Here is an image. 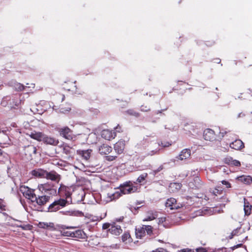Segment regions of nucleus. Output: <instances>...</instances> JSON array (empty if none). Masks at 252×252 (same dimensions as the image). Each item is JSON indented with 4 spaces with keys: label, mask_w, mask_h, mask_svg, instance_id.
Here are the masks:
<instances>
[{
    "label": "nucleus",
    "mask_w": 252,
    "mask_h": 252,
    "mask_svg": "<svg viewBox=\"0 0 252 252\" xmlns=\"http://www.w3.org/2000/svg\"><path fill=\"white\" fill-rule=\"evenodd\" d=\"M50 198V196L46 195H39L37 197L35 196L33 201H35L37 205L43 206L49 201Z\"/></svg>",
    "instance_id": "4"
},
{
    "label": "nucleus",
    "mask_w": 252,
    "mask_h": 252,
    "mask_svg": "<svg viewBox=\"0 0 252 252\" xmlns=\"http://www.w3.org/2000/svg\"><path fill=\"white\" fill-rule=\"evenodd\" d=\"M204 138L207 141H213L215 139V134L214 130L211 129H206L204 131Z\"/></svg>",
    "instance_id": "12"
},
{
    "label": "nucleus",
    "mask_w": 252,
    "mask_h": 252,
    "mask_svg": "<svg viewBox=\"0 0 252 252\" xmlns=\"http://www.w3.org/2000/svg\"><path fill=\"white\" fill-rule=\"evenodd\" d=\"M101 137L107 140H110L115 138L116 136V133L113 130L109 129H103L101 133Z\"/></svg>",
    "instance_id": "5"
},
{
    "label": "nucleus",
    "mask_w": 252,
    "mask_h": 252,
    "mask_svg": "<svg viewBox=\"0 0 252 252\" xmlns=\"http://www.w3.org/2000/svg\"><path fill=\"white\" fill-rule=\"evenodd\" d=\"M59 132L61 135L65 139L70 140L72 138L71 135V130L67 126L63 127L59 129Z\"/></svg>",
    "instance_id": "8"
},
{
    "label": "nucleus",
    "mask_w": 252,
    "mask_h": 252,
    "mask_svg": "<svg viewBox=\"0 0 252 252\" xmlns=\"http://www.w3.org/2000/svg\"><path fill=\"white\" fill-rule=\"evenodd\" d=\"M166 220V218L164 217H162L159 219L158 223H163Z\"/></svg>",
    "instance_id": "48"
},
{
    "label": "nucleus",
    "mask_w": 252,
    "mask_h": 252,
    "mask_svg": "<svg viewBox=\"0 0 252 252\" xmlns=\"http://www.w3.org/2000/svg\"><path fill=\"white\" fill-rule=\"evenodd\" d=\"M147 177V173H143L138 177V178L137 179L136 182L141 184L145 181Z\"/></svg>",
    "instance_id": "28"
},
{
    "label": "nucleus",
    "mask_w": 252,
    "mask_h": 252,
    "mask_svg": "<svg viewBox=\"0 0 252 252\" xmlns=\"http://www.w3.org/2000/svg\"><path fill=\"white\" fill-rule=\"evenodd\" d=\"M145 234V230L144 227H142L141 228L136 230V235L137 238H141L144 236Z\"/></svg>",
    "instance_id": "29"
},
{
    "label": "nucleus",
    "mask_w": 252,
    "mask_h": 252,
    "mask_svg": "<svg viewBox=\"0 0 252 252\" xmlns=\"http://www.w3.org/2000/svg\"><path fill=\"white\" fill-rule=\"evenodd\" d=\"M176 200L174 198H170L168 199L165 203L166 207L169 208L171 210L177 209L179 208V206L177 204Z\"/></svg>",
    "instance_id": "15"
},
{
    "label": "nucleus",
    "mask_w": 252,
    "mask_h": 252,
    "mask_svg": "<svg viewBox=\"0 0 252 252\" xmlns=\"http://www.w3.org/2000/svg\"><path fill=\"white\" fill-rule=\"evenodd\" d=\"M213 193L215 195H217V194H220L221 193V191L219 190V189H216L213 191Z\"/></svg>",
    "instance_id": "46"
},
{
    "label": "nucleus",
    "mask_w": 252,
    "mask_h": 252,
    "mask_svg": "<svg viewBox=\"0 0 252 252\" xmlns=\"http://www.w3.org/2000/svg\"><path fill=\"white\" fill-rule=\"evenodd\" d=\"M111 226H112V223H105L103 224L102 229H108V230H109V228L111 227Z\"/></svg>",
    "instance_id": "40"
},
{
    "label": "nucleus",
    "mask_w": 252,
    "mask_h": 252,
    "mask_svg": "<svg viewBox=\"0 0 252 252\" xmlns=\"http://www.w3.org/2000/svg\"><path fill=\"white\" fill-rule=\"evenodd\" d=\"M197 252H205L204 249H202L197 250Z\"/></svg>",
    "instance_id": "55"
},
{
    "label": "nucleus",
    "mask_w": 252,
    "mask_h": 252,
    "mask_svg": "<svg viewBox=\"0 0 252 252\" xmlns=\"http://www.w3.org/2000/svg\"><path fill=\"white\" fill-rule=\"evenodd\" d=\"M152 252H157V250H154V251H153Z\"/></svg>",
    "instance_id": "60"
},
{
    "label": "nucleus",
    "mask_w": 252,
    "mask_h": 252,
    "mask_svg": "<svg viewBox=\"0 0 252 252\" xmlns=\"http://www.w3.org/2000/svg\"><path fill=\"white\" fill-rule=\"evenodd\" d=\"M125 148V141L120 140L114 145V149L118 155L122 154Z\"/></svg>",
    "instance_id": "7"
},
{
    "label": "nucleus",
    "mask_w": 252,
    "mask_h": 252,
    "mask_svg": "<svg viewBox=\"0 0 252 252\" xmlns=\"http://www.w3.org/2000/svg\"><path fill=\"white\" fill-rule=\"evenodd\" d=\"M244 203L245 214V215L249 216L251 213L252 206L245 198H244Z\"/></svg>",
    "instance_id": "21"
},
{
    "label": "nucleus",
    "mask_w": 252,
    "mask_h": 252,
    "mask_svg": "<svg viewBox=\"0 0 252 252\" xmlns=\"http://www.w3.org/2000/svg\"><path fill=\"white\" fill-rule=\"evenodd\" d=\"M63 214L71 216L73 215V212L71 211H66L63 212Z\"/></svg>",
    "instance_id": "50"
},
{
    "label": "nucleus",
    "mask_w": 252,
    "mask_h": 252,
    "mask_svg": "<svg viewBox=\"0 0 252 252\" xmlns=\"http://www.w3.org/2000/svg\"><path fill=\"white\" fill-rule=\"evenodd\" d=\"M230 147L236 150H239L244 147V144L241 140L238 139L230 143Z\"/></svg>",
    "instance_id": "16"
},
{
    "label": "nucleus",
    "mask_w": 252,
    "mask_h": 252,
    "mask_svg": "<svg viewBox=\"0 0 252 252\" xmlns=\"http://www.w3.org/2000/svg\"><path fill=\"white\" fill-rule=\"evenodd\" d=\"M163 165H161V166H160L158 167V171H160V170H161L163 169Z\"/></svg>",
    "instance_id": "54"
},
{
    "label": "nucleus",
    "mask_w": 252,
    "mask_h": 252,
    "mask_svg": "<svg viewBox=\"0 0 252 252\" xmlns=\"http://www.w3.org/2000/svg\"><path fill=\"white\" fill-rule=\"evenodd\" d=\"M133 115L136 116H138L139 115L137 113H136V112H134L133 114H132Z\"/></svg>",
    "instance_id": "56"
},
{
    "label": "nucleus",
    "mask_w": 252,
    "mask_h": 252,
    "mask_svg": "<svg viewBox=\"0 0 252 252\" xmlns=\"http://www.w3.org/2000/svg\"><path fill=\"white\" fill-rule=\"evenodd\" d=\"M92 150L88 149L87 150H77V153L78 155L81 156L84 159L87 160L90 158Z\"/></svg>",
    "instance_id": "18"
},
{
    "label": "nucleus",
    "mask_w": 252,
    "mask_h": 252,
    "mask_svg": "<svg viewBox=\"0 0 252 252\" xmlns=\"http://www.w3.org/2000/svg\"><path fill=\"white\" fill-rule=\"evenodd\" d=\"M64 98H65V96L64 95H63L62 100H64Z\"/></svg>",
    "instance_id": "59"
},
{
    "label": "nucleus",
    "mask_w": 252,
    "mask_h": 252,
    "mask_svg": "<svg viewBox=\"0 0 252 252\" xmlns=\"http://www.w3.org/2000/svg\"><path fill=\"white\" fill-rule=\"evenodd\" d=\"M237 180L245 184L250 185L252 182V177L251 176L242 175L237 177Z\"/></svg>",
    "instance_id": "20"
},
{
    "label": "nucleus",
    "mask_w": 252,
    "mask_h": 252,
    "mask_svg": "<svg viewBox=\"0 0 252 252\" xmlns=\"http://www.w3.org/2000/svg\"><path fill=\"white\" fill-rule=\"evenodd\" d=\"M137 188L134 186L131 183H126L121 186L119 190L116 191L114 193H108L107 201H111L113 200L118 198L122 194H126L136 192L137 190Z\"/></svg>",
    "instance_id": "1"
},
{
    "label": "nucleus",
    "mask_w": 252,
    "mask_h": 252,
    "mask_svg": "<svg viewBox=\"0 0 252 252\" xmlns=\"http://www.w3.org/2000/svg\"><path fill=\"white\" fill-rule=\"evenodd\" d=\"M179 252H194L192 250H191V249H186L182 250L179 251Z\"/></svg>",
    "instance_id": "47"
},
{
    "label": "nucleus",
    "mask_w": 252,
    "mask_h": 252,
    "mask_svg": "<svg viewBox=\"0 0 252 252\" xmlns=\"http://www.w3.org/2000/svg\"><path fill=\"white\" fill-rule=\"evenodd\" d=\"M122 240L123 242L127 243L130 241V235L128 233H124L122 236Z\"/></svg>",
    "instance_id": "31"
},
{
    "label": "nucleus",
    "mask_w": 252,
    "mask_h": 252,
    "mask_svg": "<svg viewBox=\"0 0 252 252\" xmlns=\"http://www.w3.org/2000/svg\"><path fill=\"white\" fill-rule=\"evenodd\" d=\"M46 171L41 168L35 169L31 171V174L37 178H45Z\"/></svg>",
    "instance_id": "14"
},
{
    "label": "nucleus",
    "mask_w": 252,
    "mask_h": 252,
    "mask_svg": "<svg viewBox=\"0 0 252 252\" xmlns=\"http://www.w3.org/2000/svg\"><path fill=\"white\" fill-rule=\"evenodd\" d=\"M20 191L26 198L31 200L32 202L34 201L33 199L35 197V190L34 189H31L28 186L22 185L20 187Z\"/></svg>",
    "instance_id": "3"
},
{
    "label": "nucleus",
    "mask_w": 252,
    "mask_h": 252,
    "mask_svg": "<svg viewBox=\"0 0 252 252\" xmlns=\"http://www.w3.org/2000/svg\"><path fill=\"white\" fill-rule=\"evenodd\" d=\"M60 209V207L58 205L56 201L51 204L48 207V211L51 212H56Z\"/></svg>",
    "instance_id": "26"
},
{
    "label": "nucleus",
    "mask_w": 252,
    "mask_h": 252,
    "mask_svg": "<svg viewBox=\"0 0 252 252\" xmlns=\"http://www.w3.org/2000/svg\"><path fill=\"white\" fill-rule=\"evenodd\" d=\"M64 89H65V90H66L67 91H70V90H71L70 88H68L65 87H64Z\"/></svg>",
    "instance_id": "57"
},
{
    "label": "nucleus",
    "mask_w": 252,
    "mask_h": 252,
    "mask_svg": "<svg viewBox=\"0 0 252 252\" xmlns=\"http://www.w3.org/2000/svg\"><path fill=\"white\" fill-rule=\"evenodd\" d=\"M70 189L69 187H66L63 184H61L60 187L58 189V193L61 194L62 193L64 194L66 198L70 197L71 193L69 192Z\"/></svg>",
    "instance_id": "17"
},
{
    "label": "nucleus",
    "mask_w": 252,
    "mask_h": 252,
    "mask_svg": "<svg viewBox=\"0 0 252 252\" xmlns=\"http://www.w3.org/2000/svg\"><path fill=\"white\" fill-rule=\"evenodd\" d=\"M245 114L244 113H243V112H241V113H240L238 115L237 118H241V117H245Z\"/></svg>",
    "instance_id": "52"
},
{
    "label": "nucleus",
    "mask_w": 252,
    "mask_h": 252,
    "mask_svg": "<svg viewBox=\"0 0 252 252\" xmlns=\"http://www.w3.org/2000/svg\"><path fill=\"white\" fill-rule=\"evenodd\" d=\"M56 201L57 202L58 205H59V206L60 207H63L65 206V205L67 203L66 200L64 199H60L58 200H56Z\"/></svg>",
    "instance_id": "33"
},
{
    "label": "nucleus",
    "mask_w": 252,
    "mask_h": 252,
    "mask_svg": "<svg viewBox=\"0 0 252 252\" xmlns=\"http://www.w3.org/2000/svg\"><path fill=\"white\" fill-rule=\"evenodd\" d=\"M27 150L32 152L34 154L36 153V149L34 146H28L27 147Z\"/></svg>",
    "instance_id": "42"
},
{
    "label": "nucleus",
    "mask_w": 252,
    "mask_h": 252,
    "mask_svg": "<svg viewBox=\"0 0 252 252\" xmlns=\"http://www.w3.org/2000/svg\"><path fill=\"white\" fill-rule=\"evenodd\" d=\"M60 228L63 230L65 229H73V228H75L76 227H74V226H66L65 225H62L60 226Z\"/></svg>",
    "instance_id": "44"
},
{
    "label": "nucleus",
    "mask_w": 252,
    "mask_h": 252,
    "mask_svg": "<svg viewBox=\"0 0 252 252\" xmlns=\"http://www.w3.org/2000/svg\"><path fill=\"white\" fill-rule=\"evenodd\" d=\"M112 147L107 145L103 144L99 148V152L101 155H107L112 151Z\"/></svg>",
    "instance_id": "19"
},
{
    "label": "nucleus",
    "mask_w": 252,
    "mask_h": 252,
    "mask_svg": "<svg viewBox=\"0 0 252 252\" xmlns=\"http://www.w3.org/2000/svg\"><path fill=\"white\" fill-rule=\"evenodd\" d=\"M27 135L30 136L31 138L39 142L42 141V138L43 136V133L41 132L35 131H31L30 133H27Z\"/></svg>",
    "instance_id": "13"
},
{
    "label": "nucleus",
    "mask_w": 252,
    "mask_h": 252,
    "mask_svg": "<svg viewBox=\"0 0 252 252\" xmlns=\"http://www.w3.org/2000/svg\"><path fill=\"white\" fill-rule=\"evenodd\" d=\"M5 207L6 206L4 200L0 198V209L2 211H5L6 210Z\"/></svg>",
    "instance_id": "37"
},
{
    "label": "nucleus",
    "mask_w": 252,
    "mask_h": 252,
    "mask_svg": "<svg viewBox=\"0 0 252 252\" xmlns=\"http://www.w3.org/2000/svg\"><path fill=\"white\" fill-rule=\"evenodd\" d=\"M37 189L42 193H49L50 194H55L56 190L54 189V185L51 182H46L40 184L37 186Z\"/></svg>",
    "instance_id": "2"
},
{
    "label": "nucleus",
    "mask_w": 252,
    "mask_h": 252,
    "mask_svg": "<svg viewBox=\"0 0 252 252\" xmlns=\"http://www.w3.org/2000/svg\"><path fill=\"white\" fill-rule=\"evenodd\" d=\"M116 129H117V131L120 132H121L122 130H121V127H120V126L118 125L115 128Z\"/></svg>",
    "instance_id": "53"
},
{
    "label": "nucleus",
    "mask_w": 252,
    "mask_h": 252,
    "mask_svg": "<svg viewBox=\"0 0 252 252\" xmlns=\"http://www.w3.org/2000/svg\"><path fill=\"white\" fill-rule=\"evenodd\" d=\"M17 226L22 228L23 230H31L32 227V226L30 224L20 225Z\"/></svg>",
    "instance_id": "36"
},
{
    "label": "nucleus",
    "mask_w": 252,
    "mask_h": 252,
    "mask_svg": "<svg viewBox=\"0 0 252 252\" xmlns=\"http://www.w3.org/2000/svg\"><path fill=\"white\" fill-rule=\"evenodd\" d=\"M157 252H167L165 250L162 248H159L156 249Z\"/></svg>",
    "instance_id": "49"
},
{
    "label": "nucleus",
    "mask_w": 252,
    "mask_h": 252,
    "mask_svg": "<svg viewBox=\"0 0 252 252\" xmlns=\"http://www.w3.org/2000/svg\"><path fill=\"white\" fill-rule=\"evenodd\" d=\"M232 164L236 166H239L241 165L240 161H239L238 160H233Z\"/></svg>",
    "instance_id": "45"
},
{
    "label": "nucleus",
    "mask_w": 252,
    "mask_h": 252,
    "mask_svg": "<svg viewBox=\"0 0 252 252\" xmlns=\"http://www.w3.org/2000/svg\"><path fill=\"white\" fill-rule=\"evenodd\" d=\"M71 110V107L70 104H66V106L62 105L60 108V111L63 113L69 112Z\"/></svg>",
    "instance_id": "30"
},
{
    "label": "nucleus",
    "mask_w": 252,
    "mask_h": 252,
    "mask_svg": "<svg viewBox=\"0 0 252 252\" xmlns=\"http://www.w3.org/2000/svg\"><path fill=\"white\" fill-rule=\"evenodd\" d=\"M241 246H242V244H239L237 246H236L235 247L236 248H238V247H241Z\"/></svg>",
    "instance_id": "58"
},
{
    "label": "nucleus",
    "mask_w": 252,
    "mask_h": 252,
    "mask_svg": "<svg viewBox=\"0 0 252 252\" xmlns=\"http://www.w3.org/2000/svg\"><path fill=\"white\" fill-rule=\"evenodd\" d=\"M1 154H2V153H1V150L0 149V155H1Z\"/></svg>",
    "instance_id": "61"
},
{
    "label": "nucleus",
    "mask_w": 252,
    "mask_h": 252,
    "mask_svg": "<svg viewBox=\"0 0 252 252\" xmlns=\"http://www.w3.org/2000/svg\"><path fill=\"white\" fill-rule=\"evenodd\" d=\"M62 234H63V235L64 236H67V237H72V232L68 231H63L62 232Z\"/></svg>",
    "instance_id": "39"
},
{
    "label": "nucleus",
    "mask_w": 252,
    "mask_h": 252,
    "mask_svg": "<svg viewBox=\"0 0 252 252\" xmlns=\"http://www.w3.org/2000/svg\"><path fill=\"white\" fill-rule=\"evenodd\" d=\"M86 235L82 230H77L74 232H72V237L78 239H84L85 238Z\"/></svg>",
    "instance_id": "25"
},
{
    "label": "nucleus",
    "mask_w": 252,
    "mask_h": 252,
    "mask_svg": "<svg viewBox=\"0 0 252 252\" xmlns=\"http://www.w3.org/2000/svg\"><path fill=\"white\" fill-rule=\"evenodd\" d=\"M15 88L17 91H22L24 90V86L20 83H17L15 85Z\"/></svg>",
    "instance_id": "35"
},
{
    "label": "nucleus",
    "mask_w": 252,
    "mask_h": 252,
    "mask_svg": "<svg viewBox=\"0 0 252 252\" xmlns=\"http://www.w3.org/2000/svg\"><path fill=\"white\" fill-rule=\"evenodd\" d=\"M190 156V151L189 149H185L182 150L179 155V158L180 160L186 159Z\"/></svg>",
    "instance_id": "22"
},
{
    "label": "nucleus",
    "mask_w": 252,
    "mask_h": 252,
    "mask_svg": "<svg viewBox=\"0 0 252 252\" xmlns=\"http://www.w3.org/2000/svg\"><path fill=\"white\" fill-rule=\"evenodd\" d=\"M237 233V229H236V230H234L232 232V233H231V235H232V236H231V237H230V239L232 238L233 236V235H236Z\"/></svg>",
    "instance_id": "51"
},
{
    "label": "nucleus",
    "mask_w": 252,
    "mask_h": 252,
    "mask_svg": "<svg viewBox=\"0 0 252 252\" xmlns=\"http://www.w3.org/2000/svg\"><path fill=\"white\" fill-rule=\"evenodd\" d=\"M221 183H222V184L225 185L226 186V187L227 188H231V184H230V183L229 182H228V181H227L222 180L221 181Z\"/></svg>",
    "instance_id": "41"
},
{
    "label": "nucleus",
    "mask_w": 252,
    "mask_h": 252,
    "mask_svg": "<svg viewBox=\"0 0 252 252\" xmlns=\"http://www.w3.org/2000/svg\"><path fill=\"white\" fill-rule=\"evenodd\" d=\"M141 110L143 112H147L150 110V108L146 106L142 105L141 107Z\"/></svg>",
    "instance_id": "43"
},
{
    "label": "nucleus",
    "mask_w": 252,
    "mask_h": 252,
    "mask_svg": "<svg viewBox=\"0 0 252 252\" xmlns=\"http://www.w3.org/2000/svg\"><path fill=\"white\" fill-rule=\"evenodd\" d=\"M145 232L146 231L148 235H151L153 233V227L151 225H143Z\"/></svg>",
    "instance_id": "34"
},
{
    "label": "nucleus",
    "mask_w": 252,
    "mask_h": 252,
    "mask_svg": "<svg viewBox=\"0 0 252 252\" xmlns=\"http://www.w3.org/2000/svg\"><path fill=\"white\" fill-rule=\"evenodd\" d=\"M63 153L66 155L70 156L72 153V149L68 145H63Z\"/></svg>",
    "instance_id": "27"
},
{
    "label": "nucleus",
    "mask_w": 252,
    "mask_h": 252,
    "mask_svg": "<svg viewBox=\"0 0 252 252\" xmlns=\"http://www.w3.org/2000/svg\"><path fill=\"white\" fill-rule=\"evenodd\" d=\"M121 227L115 222L112 223V226L109 229V232L114 235L118 236L122 233Z\"/></svg>",
    "instance_id": "10"
},
{
    "label": "nucleus",
    "mask_w": 252,
    "mask_h": 252,
    "mask_svg": "<svg viewBox=\"0 0 252 252\" xmlns=\"http://www.w3.org/2000/svg\"><path fill=\"white\" fill-rule=\"evenodd\" d=\"M45 178L47 180L57 181L58 183L61 179V176L55 171L47 172L46 171Z\"/></svg>",
    "instance_id": "9"
},
{
    "label": "nucleus",
    "mask_w": 252,
    "mask_h": 252,
    "mask_svg": "<svg viewBox=\"0 0 252 252\" xmlns=\"http://www.w3.org/2000/svg\"><path fill=\"white\" fill-rule=\"evenodd\" d=\"M117 158V156H107L105 157V159L108 161H112L115 160Z\"/></svg>",
    "instance_id": "38"
},
{
    "label": "nucleus",
    "mask_w": 252,
    "mask_h": 252,
    "mask_svg": "<svg viewBox=\"0 0 252 252\" xmlns=\"http://www.w3.org/2000/svg\"><path fill=\"white\" fill-rule=\"evenodd\" d=\"M46 144H49L52 145H57L59 143V141L53 137L48 136L47 135L43 134V136L42 138V141Z\"/></svg>",
    "instance_id": "11"
},
{
    "label": "nucleus",
    "mask_w": 252,
    "mask_h": 252,
    "mask_svg": "<svg viewBox=\"0 0 252 252\" xmlns=\"http://www.w3.org/2000/svg\"><path fill=\"white\" fill-rule=\"evenodd\" d=\"M158 217V214L156 212L149 211L147 213V215L143 219L144 221H151L155 220Z\"/></svg>",
    "instance_id": "24"
},
{
    "label": "nucleus",
    "mask_w": 252,
    "mask_h": 252,
    "mask_svg": "<svg viewBox=\"0 0 252 252\" xmlns=\"http://www.w3.org/2000/svg\"><path fill=\"white\" fill-rule=\"evenodd\" d=\"M158 150L157 149L155 150H152L151 148H150L149 149H148V151H147L146 153V155L147 156H152L158 153Z\"/></svg>",
    "instance_id": "32"
},
{
    "label": "nucleus",
    "mask_w": 252,
    "mask_h": 252,
    "mask_svg": "<svg viewBox=\"0 0 252 252\" xmlns=\"http://www.w3.org/2000/svg\"><path fill=\"white\" fill-rule=\"evenodd\" d=\"M182 185L180 183H172L169 186V190L171 192L178 191L181 188Z\"/></svg>",
    "instance_id": "23"
},
{
    "label": "nucleus",
    "mask_w": 252,
    "mask_h": 252,
    "mask_svg": "<svg viewBox=\"0 0 252 252\" xmlns=\"http://www.w3.org/2000/svg\"><path fill=\"white\" fill-rule=\"evenodd\" d=\"M37 226L42 229L53 231L56 230L54 223L52 222H41L40 221L37 224Z\"/></svg>",
    "instance_id": "6"
}]
</instances>
